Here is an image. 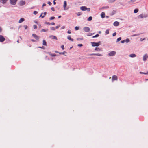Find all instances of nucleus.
I'll list each match as a JSON object with an SVG mask.
<instances>
[{
	"label": "nucleus",
	"mask_w": 148,
	"mask_h": 148,
	"mask_svg": "<svg viewBox=\"0 0 148 148\" xmlns=\"http://www.w3.org/2000/svg\"><path fill=\"white\" fill-rule=\"evenodd\" d=\"M116 32L114 33L112 35L113 36H114L116 35Z\"/></svg>",
	"instance_id": "a19ab883"
},
{
	"label": "nucleus",
	"mask_w": 148,
	"mask_h": 148,
	"mask_svg": "<svg viewBox=\"0 0 148 148\" xmlns=\"http://www.w3.org/2000/svg\"><path fill=\"white\" fill-rule=\"evenodd\" d=\"M50 55L51 56H56V55L55 54H50Z\"/></svg>",
	"instance_id": "58836bf2"
},
{
	"label": "nucleus",
	"mask_w": 148,
	"mask_h": 148,
	"mask_svg": "<svg viewBox=\"0 0 148 148\" xmlns=\"http://www.w3.org/2000/svg\"><path fill=\"white\" fill-rule=\"evenodd\" d=\"M119 23L118 21H115L114 23V25L115 26H117L119 25Z\"/></svg>",
	"instance_id": "f8f14e48"
},
{
	"label": "nucleus",
	"mask_w": 148,
	"mask_h": 148,
	"mask_svg": "<svg viewBox=\"0 0 148 148\" xmlns=\"http://www.w3.org/2000/svg\"><path fill=\"white\" fill-rule=\"evenodd\" d=\"M139 17L140 18H143V15H140L139 16Z\"/></svg>",
	"instance_id": "09e8293b"
},
{
	"label": "nucleus",
	"mask_w": 148,
	"mask_h": 148,
	"mask_svg": "<svg viewBox=\"0 0 148 148\" xmlns=\"http://www.w3.org/2000/svg\"><path fill=\"white\" fill-rule=\"evenodd\" d=\"M8 0H0V1L4 4Z\"/></svg>",
	"instance_id": "6ab92c4d"
},
{
	"label": "nucleus",
	"mask_w": 148,
	"mask_h": 148,
	"mask_svg": "<svg viewBox=\"0 0 148 148\" xmlns=\"http://www.w3.org/2000/svg\"><path fill=\"white\" fill-rule=\"evenodd\" d=\"M31 41L33 42H35V40L34 39H32Z\"/></svg>",
	"instance_id": "052dcab7"
},
{
	"label": "nucleus",
	"mask_w": 148,
	"mask_h": 148,
	"mask_svg": "<svg viewBox=\"0 0 148 148\" xmlns=\"http://www.w3.org/2000/svg\"><path fill=\"white\" fill-rule=\"evenodd\" d=\"M105 33L106 34H108L109 33V31L108 30H107L106 31Z\"/></svg>",
	"instance_id": "7c9ffc66"
},
{
	"label": "nucleus",
	"mask_w": 148,
	"mask_h": 148,
	"mask_svg": "<svg viewBox=\"0 0 148 148\" xmlns=\"http://www.w3.org/2000/svg\"><path fill=\"white\" fill-rule=\"evenodd\" d=\"M108 8V7L106 6V7H103L102 8V9H104V8Z\"/></svg>",
	"instance_id": "79ce46f5"
},
{
	"label": "nucleus",
	"mask_w": 148,
	"mask_h": 148,
	"mask_svg": "<svg viewBox=\"0 0 148 148\" xmlns=\"http://www.w3.org/2000/svg\"><path fill=\"white\" fill-rule=\"evenodd\" d=\"M95 50L97 51H101V49L98 47H96L95 49Z\"/></svg>",
	"instance_id": "5701e85b"
},
{
	"label": "nucleus",
	"mask_w": 148,
	"mask_h": 148,
	"mask_svg": "<svg viewBox=\"0 0 148 148\" xmlns=\"http://www.w3.org/2000/svg\"><path fill=\"white\" fill-rule=\"evenodd\" d=\"M148 58V56L147 54H145L143 58V60L144 61L146 60L147 58Z\"/></svg>",
	"instance_id": "9b49d317"
},
{
	"label": "nucleus",
	"mask_w": 148,
	"mask_h": 148,
	"mask_svg": "<svg viewBox=\"0 0 148 148\" xmlns=\"http://www.w3.org/2000/svg\"><path fill=\"white\" fill-rule=\"evenodd\" d=\"M50 24H51L52 25H54L55 24V23L54 22H52Z\"/></svg>",
	"instance_id": "864d4df0"
},
{
	"label": "nucleus",
	"mask_w": 148,
	"mask_h": 148,
	"mask_svg": "<svg viewBox=\"0 0 148 148\" xmlns=\"http://www.w3.org/2000/svg\"><path fill=\"white\" fill-rule=\"evenodd\" d=\"M80 9L83 11H85L87 10L88 11H90V8H87L86 6L81 7H80Z\"/></svg>",
	"instance_id": "f257e3e1"
},
{
	"label": "nucleus",
	"mask_w": 148,
	"mask_h": 148,
	"mask_svg": "<svg viewBox=\"0 0 148 148\" xmlns=\"http://www.w3.org/2000/svg\"><path fill=\"white\" fill-rule=\"evenodd\" d=\"M81 13L80 12H78L77 13V16H79L81 15Z\"/></svg>",
	"instance_id": "37998d69"
},
{
	"label": "nucleus",
	"mask_w": 148,
	"mask_h": 148,
	"mask_svg": "<svg viewBox=\"0 0 148 148\" xmlns=\"http://www.w3.org/2000/svg\"><path fill=\"white\" fill-rule=\"evenodd\" d=\"M60 54H64V52L63 53H59Z\"/></svg>",
	"instance_id": "e2e57ef3"
},
{
	"label": "nucleus",
	"mask_w": 148,
	"mask_h": 148,
	"mask_svg": "<svg viewBox=\"0 0 148 148\" xmlns=\"http://www.w3.org/2000/svg\"><path fill=\"white\" fill-rule=\"evenodd\" d=\"M116 0H110V2L111 3L114 2Z\"/></svg>",
	"instance_id": "49530a36"
},
{
	"label": "nucleus",
	"mask_w": 148,
	"mask_h": 148,
	"mask_svg": "<svg viewBox=\"0 0 148 148\" xmlns=\"http://www.w3.org/2000/svg\"><path fill=\"white\" fill-rule=\"evenodd\" d=\"M43 14V13H42L41 14V15H40V16L39 17H42V14Z\"/></svg>",
	"instance_id": "bf43d9fd"
},
{
	"label": "nucleus",
	"mask_w": 148,
	"mask_h": 148,
	"mask_svg": "<svg viewBox=\"0 0 148 148\" xmlns=\"http://www.w3.org/2000/svg\"><path fill=\"white\" fill-rule=\"evenodd\" d=\"M38 48H42V49H44V47L43 46H42V47H38Z\"/></svg>",
	"instance_id": "a18cd8bd"
},
{
	"label": "nucleus",
	"mask_w": 148,
	"mask_h": 148,
	"mask_svg": "<svg viewBox=\"0 0 148 148\" xmlns=\"http://www.w3.org/2000/svg\"><path fill=\"white\" fill-rule=\"evenodd\" d=\"M48 3L49 5H51L52 4V3L50 2H48Z\"/></svg>",
	"instance_id": "c03bdc74"
},
{
	"label": "nucleus",
	"mask_w": 148,
	"mask_h": 148,
	"mask_svg": "<svg viewBox=\"0 0 148 148\" xmlns=\"http://www.w3.org/2000/svg\"><path fill=\"white\" fill-rule=\"evenodd\" d=\"M48 30L47 29H42L41 30V32H46Z\"/></svg>",
	"instance_id": "cd10ccee"
},
{
	"label": "nucleus",
	"mask_w": 148,
	"mask_h": 148,
	"mask_svg": "<svg viewBox=\"0 0 148 148\" xmlns=\"http://www.w3.org/2000/svg\"><path fill=\"white\" fill-rule=\"evenodd\" d=\"M92 16H90L88 18V21H90L92 19Z\"/></svg>",
	"instance_id": "bb28decb"
},
{
	"label": "nucleus",
	"mask_w": 148,
	"mask_h": 148,
	"mask_svg": "<svg viewBox=\"0 0 148 148\" xmlns=\"http://www.w3.org/2000/svg\"><path fill=\"white\" fill-rule=\"evenodd\" d=\"M17 0H10V3L11 4L15 5L16 4Z\"/></svg>",
	"instance_id": "6e6552de"
},
{
	"label": "nucleus",
	"mask_w": 148,
	"mask_h": 148,
	"mask_svg": "<svg viewBox=\"0 0 148 148\" xmlns=\"http://www.w3.org/2000/svg\"><path fill=\"white\" fill-rule=\"evenodd\" d=\"M46 4H45V3H43V5H42V7H44V6H46Z\"/></svg>",
	"instance_id": "6e6d98bb"
},
{
	"label": "nucleus",
	"mask_w": 148,
	"mask_h": 148,
	"mask_svg": "<svg viewBox=\"0 0 148 148\" xmlns=\"http://www.w3.org/2000/svg\"><path fill=\"white\" fill-rule=\"evenodd\" d=\"M65 28V27L64 26H62V27H61V28L62 29H64V28Z\"/></svg>",
	"instance_id": "5fc2aeb1"
},
{
	"label": "nucleus",
	"mask_w": 148,
	"mask_h": 148,
	"mask_svg": "<svg viewBox=\"0 0 148 148\" xmlns=\"http://www.w3.org/2000/svg\"><path fill=\"white\" fill-rule=\"evenodd\" d=\"M55 52H56V53H58V52L57 51H55Z\"/></svg>",
	"instance_id": "774afa93"
},
{
	"label": "nucleus",
	"mask_w": 148,
	"mask_h": 148,
	"mask_svg": "<svg viewBox=\"0 0 148 148\" xmlns=\"http://www.w3.org/2000/svg\"><path fill=\"white\" fill-rule=\"evenodd\" d=\"M118 79V77L115 75H113L112 77V81L114 80H117Z\"/></svg>",
	"instance_id": "39448f33"
},
{
	"label": "nucleus",
	"mask_w": 148,
	"mask_h": 148,
	"mask_svg": "<svg viewBox=\"0 0 148 148\" xmlns=\"http://www.w3.org/2000/svg\"><path fill=\"white\" fill-rule=\"evenodd\" d=\"M138 11V9H135L134 10V12L135 13H137Z\"/></svg>",
	"instance_id": "b1692460"
},
{
	"label": "nucleus",
	"mask_w": 148,
	"mask_h": 148,
	"mask_svg": "<svg viewBox=\"0 0 148 148\" xmlns=\"http://www.w3.org/2000/svg\"><path fill=\"white\" fill-rule=\"evenodd\" d=\"M33 27H34V29H35L37 28V26L36 25H33Z\"/></svg>",
	"instance_id": "72a5a7b5"
},
{
	"label": "nucleus",
	"mask_w": 148,
	"mask_h": 148,
	"mask_svg": "<svg viewBox=\"0 0 148 148\" xmlns=\"http://www.w3.org/2000/svg\"><path fill=\"white\" fill-rule=\"evenodd\" d=\"M61 16H58V18H61Z\"/></svg>",
	"instance_id": "0e129e2a"
},
{
	"label": "nucleus",
	"mask_w": 148,
	"mask_h": 148,
	"mask_svg": "<svg viewBox=\"0 0 148 148\" xmlns=\"http://www.w3.org/2000/svg\"><path fill=\"white\" fill-rule=\"evenodd\" d=\"M25 1H21L20 2V4L21 5H23L25 4Z\"/></svg>",
	"instance_id": "dca6fc26"
},
{
	"label": "nucleus",
	"mask_w": 148,
	"mask_h": 148,
	"mask_svg": "<svg viewBox=\"0 0 148 148\" xmlns=\"http://www.w3.org/2000/svg\"><path fill=\"white\" fill-rule=\"evenodd\" d=\"M60 27V25H58L57 26H56V29H58V28L59 27Z\"/></svg>",
	"instance_id": "3c124183"
},
{
	"label": "nucleus",
	"mask_w": 148,
	"mask_h": 148,
	"mask_svg": "<svg viewBox=\"0 0 148 148\" xmlns=\"http://www.w3.org/2000/svg\"><path fill=\"white\" fill-rule=\"evenodd\" d=\"M92 34L91 33V34H90L88 35L87 36H91Z\"/></svg>",
	"instance_id": "13d9d810"
},
{
	"label": "nucleus",
	"mask_w": 148,
	"mask_h": 148,
	"mask_svg": "<svg viewBox=\"0 0 148 148\" xmlns=\"http://www.w3.org/2000/svg\"><path fill=\"white\" fill-rule=\"evenodd\" d=\"M67 33H68V34H71V30H69L68 31H67Z\"/></svg>",
	"instance_id": "de8ad7c7"
},
{
	"label": "nucleus",
	"mask_w": 148,
	"mask_h": 148,
	"mask_svg": "<svg viewBox=\"0 0 148 148\" xmlns=\"http://www.w3.org/2000/svg\"><path fill=\"white\" fill-rule=\"evenodd\" d=\"M38 12H37L36 11H35L33 12V14L34 15H36L38 13Z\"/></svg>",
	"instance_id": "c85d7f7f"
},
{
	"label": "nucleus",
	"mask_w": 148,
	"mask_h": 148,
	"mask_svg": "<svg viewBox=\"0 0 148 148\" xmlns=\"http://www.w3.org/2000/svg\"><path fill=\"white\" fill-rule=\"evenodd\" d=\"M140 74H145V73H144V72H140Z\"/></svg>",
	"instance_id": "603ef678"
},
{
	"label": "nucleus",
	"mask_w": 148,
	"mask_h": 148,
	"mask_svg": "<svg viewBox=\"0 0 148 148\" xmlns=\"http://www.w3.org/2000/svg\"><path fill=\"white\" fill-rule=\"evenodd\" d=\"M55 18V17L54 16H52V17H51L50 18H49V19L50 20H53V19H54Z\"/></svg>",
	"instance_id": "c756f323"
},
{
	"label": "nucleus",
	"mask_w": 148,
	"mask_h": 148,
	"mask_svg": "<svg viewBox=\"0 0 148 148\" xmlns=\"http://www.w3.org/2000/svg\"><path fill=\"white\" fill-rule=\"evenodd\" d=\"M101 42L100 41H99L98 42H92V46L95 47V46H99L100 44V43Z\"/></svg>",
	"instance_id": "f03ea898"
},
{
	"label": "nucleus",
	"mask_w": 148,
	"mask_h": 148,
	"mask_svg": "<svg viewBox=\"0 0 148 148\" xmlns=\"http://www.w3.org/2000/svg\"><path fill=\"white\" fill-rule=\"evenodd\" d=\"M43 45H44L47 46V42L45 40H43Z\"/></svg>",
	"instance_id": "4be33fe9"
},
{
	"label": "nucleus",
	"mask_w": 148,
	"mask_h": 148,
	"mask_svg": "<svg viewBox=\"0 0 148 148\" xmlns=\"http://www.w3.org/2000/svg\"><path fill=\"white\" fill-rule=\"evenodd\" d=\"M39 25V27L40 28H41V25Z\"/></svg>",
	"instance_id": "338daca9"
},
{
	"label": "nucleus",
	"mask_w": 148,
	"mask_h": 148,
	"mask_svg": "<svg viewBox=\"0 0 148 148\" xmlns=\"http://www.w3.org/2000/svg\"><path fill=\"white\" fill-rule=\"evenodd\" d=\"M53 4L54 5H55L56 4V2L55 1H54H54H53Z\"/></svg>",
	"instance_id": "4d7b16f0"
},
{
	"label": "nucleus",
	"mask_w": 148,
	"mask_h": 148,
	"mask_svg": "<svg viewBox=\"0 0 148 148\" xmlns=\"http://www.w3.org/2000/svg\"><path fill=\"white\" fill-rule=\"evenodd\" d=\"M101 18H103L105 17V13L104 12H102L101 13Z\"/></svg>",
	"instance_id": "2eb2a0df"
},
{
	"label": "nucleus",
	"mask_w": 148,
	"mask_h": 148,
	"mask_svg": "<svg viewBox=\"0 0 148 148\" xmlns=\"http://www.w3.org/2000/svg\"><path fill=\"white\" fill-rule=\"evenodd\" d=\"M46 14H47V12H44V13H43V14H44V15L42 16V18H44V17L45 16Z\"/></svg>",
	"instance_id": "a878e982"
},
{
	"label": "nucleus",
	"mask_w": 148,
	"mask_h": 148,
	"mask_svg": "<svg viewBox=\"0 0 148 148\" xmlns=\"http://www.w3.org/2000/svg\"><path fill=\"white\" fill-rule=\"evenodd\" d=\"M5 38L2 35H0V42H3L5 41Z\"/></svg>",
	"instance_id": "423d86ee"
},
{
	"label": "nucleus",
	"mask_w": 148,
	"mask_h": 148,
	"mask_svg": "<svg viewBox=\"0 0 148 148\" xmlns=\"http://www.w3.org/2000/svg\"><path fill=\"white\" fill-rule=\"evenodd\" d=\"M61 47L62 49L63 50H64V46L63 45H61Z\"/></svg>",
	"instance_id": "e433bc0d"
},
{
	"label": "nucleus",
	"mask_w": 148,
	"mask_h": 148,
	"mask_svg": "<svg viewBox=\"0 0 148 148\" xmlns=\"http://www.w3.org/2000/svg\"><path fill=\"white\" fill-rule=\"evenodd\" d=\"M77 45L79 47H82L83 46V45L82 44H78Z\"/></svg>",
	"instance_id": "4c0bfd02"
},
{
	"label": "nucleus",
	"mask_w": 148,
	"mask_h": 148,
	"mask_svg": "<svg viewBox=\"0 0 148 148\" xmlns=\"http://www.w3.org/2000/svg\"><path fill=\"white\" fill-rule=\"evenodd\" d=\"M116 52L115 51H112L110 52L108 55L110 56H114L116 54Z\"/></svg>",
	"instance_id": "20e7f679"
},
{
	"label": "nucleus",
	"mask_w": 148,
	"mask_h": 148,
	"mask_svg": "<svg viewBox=\"0 0 148 148\" xmlns=\"http://www.w3.org/2000/svg\"><path fill=\"white\" fill-rule=\"evenodd\" d=\"M2 31V29L1 27H0V32H1Z\"/></svg>",
	"instance_id": "69168bd1"
},
{
	"label": "nucleus",
	"mask_w": 148,
	"mask_h": 148,
	"mask_svg": "<svg viewBox=\"0 0 148 148\" xmlns=\"http://www.w3.org/2000/svg\"><path fill=\"white\" fill-rule=\"evenodd\" d=\"M45 23L47 25H50V23L49 22H46Z\"/></svg>",
	"instance_id": "8fccbe9b"
},
{
	"label": "nucleus",
	"mask_w": 148,
	"mask_h": 148,
	"mask_svg": "<svg viewBox=\"0 0 148 148\" xmlns=\"http://www.w3.org/2000/svg\"><path fill=\"white\" fill-rule=\"evenodd\" d=\"M79 28L78 27L76 26L75 27V30H78L79 29Z\"/></svg>",
	"instance_id": "c9c22d12"
},
{
	"label": "nucleus",
	"mask_w": 148,
	"mask_h": 148,
	"mask_svg": "<svg viewBox=\"0 0 148 148\" xmlns=\"http://www.w3.org/2000/svg\"><path fill=\"white\" fill-rule=\"evenodd\" d=\"M145 75L148 74V72H147L146 73H145Z\"/></svg>",
	"instance_id": "680f3d73"
},
{
	"label": "nucleus",
	"mask_w": 148,
	"mask_h": 148,
	"mask_svg": "<svg viewBox=\"0 0 148 148\" xmlns=\"http://www.w3.org/2000/svg\"><path fill=\"white\" fill-rule=\"evenodd\" d=\"M24 19L23 18H21L19 20V23H21L23 22L24 21Z\"/></svg>",
	"instance_id": "a211bd4d"
},
{
	"label": "nucleus",
	"mask_w": 148,
	"mask_h": 148,
	"mask_svg": "<svg viewBox=\"0 0 148 148\" xmlns=\"http://www.w3.org/2000/svg\"><path fill=\"white\" fill-rule=\"evenodd\" d=\"M51 9L53 11H55V9L53 7H52L51 8Z\"/></svg>",
	"instance_id": "ea45409f"
},
{
	"label": "nucleus",
	"mask_w": 148,
	"mask_h": 148,
	"mask_svg": "<svg viewBox=\"0 0 148 148\" xmlns=\"http://www.w3.org/2000/svg\"><path fill=\"white\" fill-rule=\"evenodd\" d=\"M67 39L69 40L72 41H73L74 40L73 39L71 38V36H70V35H69L68 36Z\"/></svg>",
	"instance_id": "f3484780"
},
{
	"label": "nucleus",
	"mask_w": 148,
	"mask_h": 148,
	"mask_svg": "<svg viewBox=\"0 0 148 148\" xmlns=\"http://www.w3.org/2000/svg\"><path fill=\"white\" fill-rule=\"evenodd\" d=\"M51 29L52 30H55L56 28L54 27H52L51 28Z\"/></svg>",
	"instance_id": "2f4dec72"
},
{
	"label": "nucleus",
	"mask_w": 148,
	"mask_h": 148,
	"mask_svg": "<svg viewBox=\"0 0 148 148\" xmlns=\"http://www.w3.org/2000/svg\"><path fill=\"white\" fill-rule=\"evenodd\" d=\"M129 56L131 57H135L136 56V55L134 54H130Z\"/></svg>",
	"instance_id": "412c9836"
},
{
	"label": "nucleus",
	"mask_w": 148,
	"mask_h": 148,
	"mask_svg": "<svg viewBox=\"0 0 148 148\" xmlns=\"http://www.w3.org/2000/svg\"><path fill=\"white\" fill-rule=\"evenodd\" d=\"M130 40L128 38H127L126 40H123L121 41V42L122 43H123L125 42L128 43L130 42Z\"/></svg>",
	"instance_id": "0eeeda50"
},
{
	"label": "nucleus",
	"mask_w": 148,
	"mask_h": 148,
	"mask_svg": "<svg viewBox=\"0 0 148 148\" xmlns=\"http://www.w3.org/2000/svg\"><path fill=\"white\" fill-rule=\"evenodd\" d=\"M23 27L25 28V29H27V25H24V26H23Z\"/></svg>",
	"instance_id": "f704fd0d"
},
{
	"label": "nucleus",
	"mask_w": 148,
	"mask_h": 148,
	"mask_svg": "<svg viewBox=\"0 0 148 148\" xmlns=\"http://www.w3.org/2000/svg\"><path fill=\"white\" fill-rule=\"evenodd\" d=\"M50 38H51L52 39H56V40H57V37L55 36H50Z\"/></svg>",
	"instance_id": "4468645a"
},
{
	"label": "nucleus",
	"mask_w": 148,
	"mask_h": 148,
	"mask_svg": "<svg viewBox=\"0 0 148 148\" xmlns=\"http://www.w3.org/2000/svg\"><path fill=\"white\" fill-rule=\"evenodd\" d=\"M67 6V2L66 1H65L64 3L63 7L64 8H65Z\"/></svg>",
	"instance_id": "aec40b11"
},
{
	"label": "nucleus",
	"mask_w": 148,
	"mask_h": 148,
	"mask_svg": "<svg viewBox=\"0 0 148 148\" xmlns=\"http://www.w3.org/2000/svg\"><path fill=\"white\" fill-rule=\"evenodd\" d=\"M32 36L33 37H34L37 40H38L39 39V37L38 36L36 35V34H32Z\"/></svg>",
	"instance_id": "9d476101"
},
{
	"label": "nucleus",
	"mask_w": 148,
	"mask_h": 148,
	"mask_svg": "<svg viewBox=\"0 0 148 148\" xmlns=\"http://www.w3.org/2000/svg\"><path fill=\"white\" fill-rule=\"evenodd\" d=\"M99 36V35L98 34H97L95 36H93V38H95L98 37Z\"/></svg>",
	"instance_id": "473e14b6"
},
{
	"label": "nucleus",
	"mask_w": 148,
	"mask_h": 148,
	"mask_svg": "<svg viewBox=\"0 0 148 148\" xmlns=\"http://www.w3.org/2000/svg\"><path fill=\"white\" fill-rule=\"evenodd\" d=\"M121 39V37H120L117 38L116 41V42H118L120 41Z\"/></svg>",
	"instance_id": "393cba45"
},
{
	"label": "nucleus",
	"mask_w": 148,
	"mask_h": 148,
	"mask_svg": "<svg viewBox=\"0 0 148 148\" xmlns=\"http://www.w3.org/2000/svg\"><path fill=\"white\" fill-rule=\"evenodd\" d=\"M89 56L95 55L98 56H101L102 55L99 53H92L89 54Z\"/></svg>",
	"instance_id": "ddd939ff"
},
{
	"label": "nucleus",
	"mask_w": 148,
	"mask_h": 148,
	"mask_svg": "<svg viewBox=\"0 0 148 148\" xmlns=\"http://www.w3.org/2000/svg\"><path fill=\"white\" fill-rule=\"evenodd\" d=\"M136 0H131L128 2V3L130 4H132L135 3Z\"/></svg>",
	"instance_id": "1a4fd4ad"
},
{
	"label": "nucleus",
	"mask_w": 148,
	"mask_h": 148,
	"mask_svg": "<svg viewBox=\"0 0 148 148\" xmlns=\"http://www.w3.org/2000/svg\"><path fill=\"white\" fill-rule=\"evenodd\" d=\"M83 29L86 32H88L90 31V28L88 27H85L83 28Z\"/></svg>",
	"instance_id": "7ed1b4c3"
}]
</instances>
